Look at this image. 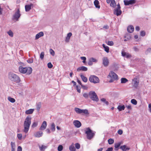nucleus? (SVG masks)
<instances>
[{
    "instance_id": "obj_9",
    "label": "nucleus",
    "mask_w": 151,
    "mask_h": 151,
    "mask_svg": "<svg viewBox=\"0 0 151 151\" xmlns=\"http://www.w3.org/2000/svg\"><path fill=\"white\" fill-rule=\"evenodd\" d=\"M20 12L19 9H18L13 16V20H15L16 21H18V19L21 16Z\"/></svg>"
},
{
    "instance_id": "obj_48",
    "label": "nucleus",
    "mask_w": 151,
    "mask_h": 151,
    "mask_svg": "<svg viewBox=\"0 0 151 151\" xmlns=\"http://www.w3.org/2000/svg\"><path fill=\"white\" fill-rule=\"evenodd\" d=\"M47 66L49 68H51L52 67L53 65L50 62L48 63Z\"/></svg>"
},
{
    "instance_id": "obj_56",
    "label": "nucleus",
    "mask_w": 151,
    "mask_h": 151,
    "mask_svg": "<svg viewBox=\"0 0 151 151\" xmlns=\"http://www.w3.org/2000/svg\"><path fill=\"white\" fill-rule=\"evenodd\" d=\"M129 37H127V39H125L124 40V41H127L128 40H130L131 38V36L129 35Z\"/></svg>"
},
{
    "instance_id": "obj_62",
    "label": "nucleus",
    "mask_w": 151,
    "mask_h": 151,
    "mask_svg": "<svg viewBox=\"0 0 151 151\" xmlns=\"http://www.w3.org/2000/svg\"><path fill=\"white\" fill-rule=\"evenodd\" d=\"M127 53L126 52H124V51H122V55L123 56H126Z\"/></svg>"
},
{
    "instance_id": "obj_42",
    "label": "nucleus",
    "mask_w": 151,
    "mask_h": 151,
    "mask_svg": "<svg viewBox=\"0 0 151 151\" xmlns=\"http://www.w3.org/2000/svg\"><path fill=\"white\" fill-rule=\"evenodd\" d=\"M38 124V122H34L32 124V127L33 128L36 127H37Z\"/></svg>"
},
{
    "instance_id": "obj_47",
    "label": "nucleus",
    "mask_w": 151,
    "mask_h": 151,
    "mask_svg": "<svg viewBox=\"0 0 151 151\" xmlns=\"http://www.w3.org/2000/svg\"><path fill=\"white\" fill-rule=\"evenodd\" d=\"M83 96L86 99H88L89 96V94L86 93H84L83 94Z\"/></svg>"
},
{
    "instance_id": "obj_50",
    "label": "nucleus",
    "mask_w": 151,
    "mask_h": 151,
    "mask_svg": "<svg viewBox=\"0 0 151 151\" xmlns=\"http://www.w3.org/2000/svg\"><path fill=\"white\" fill-rule=\"evenodd\" d=\"M140 35L142 36H144L145 35V32L144 31H141L140 32Z\"/></svg>"
},
{
    "instance_id": "obj_7",
    "label": "nucleus",
    "mask_w": 151,
    "mask_h": 151,
    "mask_svg": "<svg viewBox=\"0 0 151 151\" xmlns=\"http://www.w3.org/2000/svg\"><path fill=\"white\" fill-rule=\"evenodd\" d=\"M89 81L94 83H99V78L95 76L91 75L89 78Z\"/></svg>"
},
{
    "instance_id": "obj_32",
    "label": "nucleus",
    "mask_w": 151,
    "mask_h": 151,
    "mask_svg": "<svg viewBox=\"0 0 151 151\" xmlns=\"http://www.w3.org/2000/svg\"><path fill=\"white\" fill-rule=\"evenodd\" d=\"M42 104L41 102H39L37 104V110L39 111L41 107Z\"/></svg>"
},
{
    "instance_id": "obj_14",
    "label": "nucleus",
    "mask_w": 151,
    "mask_h": 151,
    "mask_svg": "<svg viewBox=\"0 0 151 151\" xmlns=\"http://www.w3.org/2000/svg\"><path fill=\"white\" fill-rule=\"evenodd\" d=\"M38 146L40 151H45L48 147L47 145H38Z\"/></svg>"
},
{
    "instance_id": "obj_64",
    "label": "nucleus",
    "mask_w": 151,
    "mask_h": 151,
    "mask_svg": "<svg viewBox=\"0 0 151 151\" xmlns=\"http://www.w3.org/2000/svg\"><path fill=\"white\" fill-rule=\"evenodd\" d=\"M135 29L137 31H139L140 30V28L139 26H137L135 28Z\"/></svg>"
},
{
    "instance_id": "obj_58",
    "label": "nucleus",
    "mask_w": 151,
    "mask_h": 151,
    "mask_svg": "<svg viewBox=\"0 0 151 151\" xmlns=\"http://www.w3.org/2000/svg\"><path fill=\"white\" fill-rule=\"evenodd\" d=\"M17 151H22V148L21 146H19L18 147Z\"/></svg>"
},
{
    "instance_id": "obj_22",
    "label": "nucleus",
    "mask_w": 151,
    "mask_h": 151,
    "mask_svg": "<svg viewBox=\"0 0 151 151\" xmlns=\"http://www.w3.org/2000/svg\"><path fill=\"white\" fill-rule=\"evenodd\" d=\"M72 35V34L71 32H69L67 36L65 38V41L66 42H69L70 37Z\"/></svg>"
},
{
    "instance_id": "obj_60",
    "label": "nucleus",
    "mask_w": 151,
    "mask_h": 151,
    "mask_svg": "<svg viewBox=\"0 0 151 151\" xmlns=\"http://www.w3.org/2000/svg\"><path fill=\"white\" fill-rule=\"evenodd\" d=\"M76 89L77 91L79 93H80L81 92V89L80 88H79L78 86H76Z\"/></svg>"
},
{
    "instance_id": "obj_15",
    "label": "nucleus",
    "mask_w": 151,
    "mask_h": 151,
    "mask_svg": "<svg viewBox=\"0 0 151 151\" xmlns=\"http://www.w3.org/2000/svg\"><path fill=\"white\" fill-rule=\"evenodd\" d=\"M121 14L122 11H121L120 9L116 8L114 10V14L117 16L120 15Z\"/></svg>"
},
{
    "instance_id": "obj_55",
    "label": "nucleus",
    "mask_w": 151,
    "mask_h": 151,
    "mask_svg": "<svg viewBox=\"0 0 151 151\" xmlns=\"http://www.w3.org/2000/svg\"><path fill=\"white\" fill-rule=\"evenodd\" d=\"M118 133L120 135H121L122 134L123 131L121 129H119L118 130Z\"/></svg>"
},
{
    "instance_id": "obj_3",
    "label": "nucleus",
    "mask_w": 151,
    "mask_h": 151,
    "mask_svg": "<svg viewBox=\"0 0 151 151\" xmlns=\"http://www.w3.org/2000/svg\"><path fill=\"white\" fill-rule=\"evenodd\" d=\"M85 133L86 134L87 138L89 139H92L95 135L96 132L92 131L89 127L86 128L85 130Z\"/></svg>"
},
{
    "instance_id": "obj_57",
    "label": "nucleus",
    "mask_w": 151,
    "mask_h": 151,
    "mask_svg": "<svg viewBox=\"0 0 151 151\" xmlns=\"http://www.w3.org/2000/svg\"><path fill=\"white\" fill-rule=\"evenodd\" d=\"M125 56L127 58H130L131 57V55L128 53H127Z\"/></svg>"
},
{
    "instance_id": "obj_11",
    "label": "nucleus",
    "mask_w": 151,
    "mask_h": 151,
    "mask_svg": "<svg viewBox=\"0 0 151 151\" xmlns=\"http://www.w3.org/2000/svg\"><path fill=\"white\" fill-rule=\"evenodd\" d=\"M125 5H129L130 4H132L135 3L134 0H130L128 1V0H124V1Z\"/></svg>"
},
{
    "instance_id": "obj_6",
    "label": "nucleus",
    "mask_w": 151,
    "mask_h": 151,
    "mask_svg": "<svg viewBox=\"0 0 151 151\" xmlns=\"http://www.w3.org/2000/svg\"><path fill=\"white\" fill-rule=\"evenodd\" d=\"M109 76L111 78L109 82L111 83L115 80H117L118 79L117 75L114 72L111 71L109 73Z\"/></svg>"
},
{
    "instance_id": "obj_43",
    "label": "nucleus",
    "mask_w": 151,
    "mask_h": 151,
    "mask_svg": "<svg viewBox=\"0 0 151 151\" xmlns=\"http://www.w3.org/2000/svg\"><path fill=\"white\" fill-rule=\"evenodd\" d=\"M44 52H42L40 54V59L42 60L43 59L44 57Z\"/></svg>"
},
{
    "instance_id": "obj_18",
    "label": "nucleus",
    "mask_w": 151,
    "mask_h": 151,
    "mask_svg": "<svg viewBox=\"0 0 151 151\" xmlns=\"http://www.w3.org/2000/svg\"><path fill=\"white\" fill-rule=\"evenodd\" d=\"M33 5V4H27L25 6V10L26 12L29 11L31 9V6Z\"/></svg>"
},
{
    "instance_id": "obj_23",
    "label": "nucleus",
    "mask_w": 151,
    "mask_h": 151,
    "mask_svg": "<svg viewBox=\"0 0 151 151\" xmlns=\"http://www.w3.org/2000/svg\"><path fill=\"white\" fill-rule=\"evenodd\" d=\"M134 86L137 87L139 83V81L137 78H134L133 80Z\"/></svg>"
},
{
    "instance_id": "obj_59",
    "label": "nucleus",
    "mask_w": 151,
    "mask_h": 151,
    "mask_svg": "<svg viewBox=\"0 0 151 151\" xmlns=\"http://www.w3.org/2000/svg\"><path fill=\"white\" fill-rule=\"evenodd\" d=\"M113 150L112 147L108 148L106 151H112Z\"/></svg>"
},
{
    "instance_id": "obj_17",
    "label": "nucleus",
    "mask_w": 151,
    "mask_h": 151,
    "mask_svg": "<svg viewBox=\"0 0 151 151\" xmlns=\"http://www.w3.org/2000/svg\"><path fill=\"white\" fill-rule=\"evenodd\" d=\"M43 134V133L42 132H37L34 134V136L35 137H40L42 136Z\"/></svg>"
},
{
    "instance_id": "obj_33",
    "label": "nucleus",
    "mask_w": 151,
    "mask_h": 151,
    "mask_svg": "<svg viewBox=\"0 0 151 151\" xmlns=\"http://www.w3.org/2000/svg\"><path fill=\"white\" fill-rule=\"evenodd\" d=\"M121 80V83H125L128 81V80L125 78H122Z\"/></svg>"
},
{
    "instance_id": "obj_30",
    "label": "nucleus",
    "mask_w": 151,
    "mask_h": 151,
    "mask_svg": "<svg viewBox=\"0 0 151 151\" xmlns=\"http://www.w3.org/2000/svg\"><path fill=\"white\" fill-rule=\"evenodd\" d=\"M11 151H15V145L14 142H11Z\"/></svg>"
},
{
    "instance_id": "obj_24",
    "label": "nucleus",
    "mask_w": 151,
    "mask_h": 151,
    "mask_svg": "<svg viewBox=\"0 0 151 151\" xmlns=\"http://www.w3.org/2000/svg\"><path fill=\"white\" fill-rule=\"evenodd\" d=\"M34 111V109H30L26 110L25 111V113L27 114H31L33 113Z\"/></svg>"
},
{
    "instance_id": "obj_27",
    "label": "nucleus",
    "mask_w": 151,
    "mask_h": 151,
    "mask_svg": "<svg viewBox=\"0 0 151 151\" xmlns=\"http://www.w3.org/2000/svg\"><path fill=\"white\" fill-rule=\"evenodd\" d=\"M102 46L104 48L105 51L107 53H108L109 52V48L107 46H106L105 45L103 44Z\"/></svg>"
},
{
    "instance_id": "obj_2",
    "label": "nucleus",
    "mask_w": 151,
    "mask_h": 151,
    "mask_svg": "<svg viewBox=\"0 0 151 151\" xmlns=\"http://www.w3.org/2000/svg\"><path fill=\"white\" fill-rule=\"evenodd\" d=\"M8 78L12 81L17 83H19L20 81V79L19 77L12 72H10L9 73Z\"/></svg>"
},
{
    "instance_id": "obj_34",
    "label": "nucleus",
    "mask_w": 151,
    "mask_h": 151,
    "mask_svg": "<svg viewBox=\"0 0 151 151\" xmlns=\"http://www.w3.org/2000/svg\"><path fill=\"white\" fill-rule=\"evenodd\" d=\"M55 125L54 123H52L51 125V129L52 132H54L55 129Z\"/></svg>"
},
{
    "instance_id": "obj_54",
    "label": "nucleus",
    "mask_w": 151,
    "mask_h": 151,
    "mask_svg": "<svg viewBox=\"0 0 151 151\" xmlns=\"http://www.w3.org/2000/svg\"><path fill=\"white\" fill-rule=\"evenodd\" d=\"M128 109L131 110L132 109V106L131 105H127L126 106Z\"/></svg>"
},
{
    "instance_id": "obj_45",
    "label": "nucleus",
    "mask_w": 151,
    "mask_h": 151,
    "mask_svg": "<svg viewBox=\"0 0 151 151\" xmlns=\"http://www.w3.org/2000/svg\"><path fill=\"white\" fill-rule=\"evenodd\" d=\"M27 61L29 63H31L33 62V59L32 58H29L27 60Z\"/></svg>"
},
{
    "instance_id": "obj_46",
    "label": "nucleus",
    "mask_w": 151,
    "mask_h": 151,
    "mask_svg": "<svg viewBox=\"0 0 151 151\" xmlns=\"http://www.w3.org/2000/svg\"><path fill=\"white\" fill-rule=\"evenodd\" d=\"M50 54L52 56H54L55 54L54 51L52 49H50Z\"/></svg>"
},
{
    "instance_id": "obj_37",
    "label": "nucleus",
    "mask_w": 151,
    "mask_h": 151,
    "mask_svg": "<svg viewBox=\"0 0 151 151\" xmlns=\"http://www.w3.org/2000/svg\"><path fill=\"white\" fill-rule=\"evenodd\" d=\"M7 33L11 37H13V32L11 30H9L8 32Z\"/></svg>"
},
{
    "instance_id": "obj_29",
    "label": "nucleus",
    "mask_w": 151,
    "mask_h": 151,
    "mask_svg": "<svg viewBox=\"0 0 151 151\" xmlns=\"http://www.w3.org/2000/svg\"><path fill=\"white\" fill-rule=\"evenodd\" d=\"M126 146L125 145L121 146L120 148L123 151H126L127 150H129V148H126Z\"/></svg>"
},
{
    "instance_id": "obj_63",
    "label": "nucleus",
    "mask_w": 151,
    "mask_h": 151,
    "mask_svg": "<svg viewBox=\"0 0 151 151\" xmlns=\"http://www.w3.org/2000/svg\"><path fill=\"white\" fill-rule=\"evenodd\" d=\"M77 82H78V83L79 84H80V85H81V86L82 87H84V86H83L82 85V83H81V81L80 80H77Z\"/></svg>"
},
{
    "instance_id": "obj_40",
    "label": "nucleus",
    "mask_w": 151,
    "mask_h": 151,
    "mask_svg": "<svg viewBox=\"0 0 151 151\" xmlns=\"http://www.w3.org/2000/svg\"><path fill=\"white\" fill-rule=\"evenodd\" d=\"M108 143L109 144L111 145L114 142V140L113 139H110L108 140Z\"/></svg>"
},
{
    "instance_id": "obj_53",
    "label": "nucleus",
    "mask_w": 151,
    "mask_h": 151,
    "mask_svg": "<svg viewBox=\"0 0 151 151\" xmlns=\"http://www.w3.org/2000/svg\"><path fill=\"white\" fill-rule=\"evenodd\" d=\"M91 60H92V61L93 62H95L96 63L97 62L98 60H97L96 59L94 58H91Z\"/></svg>"
},
{
    "instance_id": "obj_16",
    "label": "nucleus",
    "mask_w": 151,
    "mask_h": 151,
    "mask_svg": "<svg viewBox=\"0 0 151 151\" xmlns=\"http://www.w3.org/2000/svg\"><path fill=\"white\" fill-rule=\"evenodd\" d=\"M88 70V68L87 67L82 66L78 68L77 69V70L78 71H79L81 70L83 71H86Z\"/></svg>"
},
{
    "instance_id": "obj_31",
    "label": "nucleus",
    "mask_w": 151,
    "mask_h": 151,
    "mask_svg": "<svg viewBox=\"0 0 151 151\" xmlns=\"http://www.w3.org/2000/svg\"><path fill=\"white\" fill-rule=\"evenodd\" d=\"M110 6H111L114 8L116 6V3L114 0H111L110 4Z\"/></svg>"
},
{
    "instance_id": "obj_5",
    "label": "nucleus",
    "mask_w": 151,
    "mask_h": 151,
    "mask_svg": "<svg viewBox=\"0 0 151 151\" xmlns=\"http://www.w3.org/2000/svg\"><path fill=\"white\" fill-rule=\"evenodd\" d=\"M89 96L92 100L93 101H98L99 100L96 93L93 91H91L89 93Z\"/></svg>"
},
{
    "instance_id": "obj_19",
    "label": "nucleus",
    "mask_w": 151,
    "mask_h": 151,
    "mask_svg": "<svg viewBox=\"0 0 151 151\" xmlns=\"http://www.w3.org/2000/svg\"><path fill=\"white\" fill-rule=\"evenodd\" d=\"M44 33L43 32H40L37 34L35 36V40H37L40 38V37L43 36Z\"/></svg>"
},
{
    "instance_id": "obj_1",
    "label": "nucleus",
    "mask_w": 151,
    "mask_h": 151,
    "mask_svg": "<svg viewBox=\"0 0 151 151\" xmlns=\"http://www.w3.org/2000/svg\"><path fill=\"white\" fill-rule=\"evenodd\" d=\"M31 118L27 116L25 119L24 123V129L23 131L25 133H27L28 131L30 126L31 124Z\"/></svg>"
},
{
    "instance_id": "obj_44",
    "label": "nucleus",
    "mask_w": 151,
    "mask_h": 151,
    "mask_svg": "<svg viewBox=\"0 0 151 151\" xmlns=\"http://www.w3.org/2000/svg\"><path fill=\"white\" fill-rule=\"evenodd\" d=\"M63 149V146L62 145H59L58 148V151H61Z\"/></svg>"
},
{
    "instance_id": "obj_51",
    "label": "nucleus",
    "mask_w": 151,
    "mask_h": 151,
    "mask_svg": "<svg viewBox=\"0 0 151 151\" xmlns=\"http://www.w3.org/2000/svg\"><path fill=\"white\" fill-rule=\"evenodd\" d=\"M120 145L121 143H120L115 144L114 146L116 148H118L120 146Z\"/></svg>"
},
{
    "instance_id": "obj_39",
    "label": "nucleus",
    "mask_w": 151,
    "mask_h": 151,
    "mask_svg": "<svg viewBox=\"0 0 151 151\" xmlns=\"http://www.w3.org/2000/svg\"><path fill=\"white\" fill-rule=\"evenodd\" d=\"M81 59L83 60V61H82V62L85 64L86 63V58L85 57H81Z\"/></svg>"
},
{
    "instance_id": "obj_38",
    "label": "nucleus",
    "mask_w": 151,
    "mask_h": 151,
    "mask_svg": "<svg viewBox=\"0 0 151 151\" xmlns=\"http://www.w3.org/2000/svg\"><path fill=\"white\" fill-rule=\"evenodd\" d=\"M76 149H79L80 147V145L78 143H76L74 144Z\"/></svg>"
},
{
    "instance_id": "obj_4",
    "label": "nucleus",
    "mask_w": 151,
    "mask_h": 151,
    "mask_svg": "<svg viewBox=\"0 0 151 151\" xmlns=\"http://www.w3.org/2000/svg\"><path fill=\"white\" fill-rule=\"evenodd\" d=\"M19 70L22 73L24 74L27 73V74L29 75L32 73V70L31 67H23L20 66L19 68Z\"/></svg>"
},
{
    "instance_id": "obj_10",
    "label": "nucleus",
    "mask_w": 151,
    "mask_h": 151,
    "mask_svg": "<svg viewBox=\"0 0 151 151\" xmlns=\"http://www.w3.org/2000/svg\"><path fill=\"white\" fill-rule=\"evenodd\" d=\"M103 64L104 66L107 67L109 65V60L106 57H104L103 59Z\"/></svg>"
},
{
    "instance_id": "obj_36",
    "label": "nucleus",
    "mask_w": 151,
    "mask_h": 151,
    "mask_svg": "<svg viewBox=\"0 0 151 151\" xmlns=\"http://www.w3.org/2000/svg\"><path fill=\"white\" fill-rule=\"evenodd\" d=\"M131 102L134 105H136L137 104V101L134 99H132L131 101Z\"/></svg>"
},
{
    "instance_id": "obj_41",
    "label": "nucleus",
    "mask_w": 151,
    "mask_h": 151,
    "mask_svg": "<svg viewBox=\"0 0 151 151\" xmlns=\"http://www.w3.org/2000/svg\"><path fill=\"white\" fill-rule=\"evenodd\" d=\"M93 64L92 61L91 60V58H90L88 60V64L89 65L91 66Z\"/></svg>"
},
{
    "instance_id": "obj_61",
    "label": "nucleus",
    "mask_w": 151,
    "mask_h": 151,
    "mask_svg": "<svg viewBox=\"0 0 151 151\" xmlns=\"http://www.w3.org/2000/svg\"><path fill=\"white\" fill-rule=\"evenodd\" d=\"M134 50L136 52H137L139 51V49L138 48L136 47H133Z\"/></svg>"
},
{
    "instance_id": "obj_26",
    "label": "nucleus",
    "mask_w": 151,
    "mask_h": 151,
    "mask_svg": "<svg viewBox=\"0 0 151 151\" xmlns=\"http://www.w3.org/2000/svg\"><path fill=\"white\" fill-rule=\"evenodd\" d=\"M94 4L96 8L99 9L100 6L99 5V2L98 0H95L94 2Z\"/></svg>"
},
{
    "instance_id": "obj_28",
    "label": "nucleus",
    "mask_w": 151,
    "mask_h": 151,
    "mask_svg": "<svg viewBox=\"0 0 151 151\" xmlns=\"http://www.w3.org/2000/svg\"><path fill=\"white\" fill-rule=\"evenodd\" d=\"M117 109L119 111H121L122 110H123L124 109L125 107L124 105L121 106L119 105L117 107Z\"/></svg>"
},
{
    "instance_id": "obj_20",
    "label": "nucleus",
    "mask_w": 151,
    "mask_h": 151,
    "mask_svg": "<svg viewBox=\"0 0 151 151\" xmlns=\"http://www.w3.org/2000/svg\"><path fill=\"white\" fill-rule=\"evenodd\" d=\"M69 150L70 151H76V149L75 147V145L74 143H72L69 147Z\"/></svg>"
},
{
    "instance_id": "obj_49",
    "label": "nucleus",
    "mask_w": 151,
    "mask_h": 151,
    "mask_svg": "<svg viewBox=\"0 0 151 151\" xmlns=\"http://www.w3.org/2000/svg\"><path fill=\"white\" fill-rule=\"evenodd\" d=\"M107 44L110 46H112L114 45V42L112 41H109L108 42Z\"/></svg>"
},
{
    "instance_id": "obj_8",
    "label": "nucleus",
    "mask_w": 151,
    "mask_h": 151,
    "mask_svg": "<svg viewBox=\"0 0 151 151\" xmlns=\"http://www.w3.org/2000/svg\"><path fill=\"white\" fill-rule=\"evenodd\" d=\"M74 110L76 112L77 114H81L83 113L85 114H88L89 113L87 109H81L78 108H75Z\"/></svg>"
},
{
    "instance_id": "obj_12",
    "label": "nucleus",
    "mask_w": 151,
    "mask_h": 151,
    "mask_svg": "<svg viewBox=\"0 0 151 151\" xmlns=\"http://www.w3.org/2000/svg\"><path fill=\"white\" fill-rule=\"evenodd\" d=\"M73 124L77 128L80 127L81 125V122L78 120H74L73 122Z\"/></svg>"
},
{
    "instance_id": "obj_52",
    "label": "nucleus",
    "mask_w": 151,
    "mask_h": 151,
    "mask_svg": "<svg viewBox=\"0 0 151 151\" xmlns=\"http://www.w3.org/2000/svg\"><path fill=\"white\" fill-rule=\"evenodd\" d=\"M17 137L19 140H21L22 138V134H18L17 135Z\"/></svg>"
},
{
    "instance_id": "obj_13",
    "label": "nucleus",
    "mask_w": 151,
    "mask_h": 151,
    "mask_svg": "<svg viewBox=\"0 0 151 151\" xmlns=\"http://www.w3.org/2000/svg\"><path fill=\"white\" fill-rule=\"evenodd\" d=\"M47 122L45 121H44L42 122L39 129L41 130H43L45 129L47 127Z\"/></svg>"
},
{
    "instance_id": "obj_25",
    "label": "nucleus",
    "mask_w": 151,
    "mask_h": 151,
    "mask_svg": "<svg viewBox=\"0 0 151 151\" xmlns=\"http://www.w3.org/2000/svg\"><path fill=\"white\" fill-rule=\"evenodd\" d=\"M80 76L81 77L82 81L84 82H86L88 81L87 78L83 75L82 74H80Z\"/></svg>"
},
{
    "instance_id": "obj_21",
    "label": "nucleus",
    "mask_w": 151,
    "mask_h": 151,
    "mask_svg": "<svg viewBox=\"0 0 151 151\" xmlns=\"http://www.w3.org/2000/svg\"><path fill=\"white\" fill-rule=\"evenodd\" d=\"M134 28L132 25L128 26L127 28V31L129 33H132L134 31Z\"/></svg>"
},
{
    "instance_id": "obj_35",
    "label": "nucleus",
    "mask_w": 151,
    "mask_h": 151,
    "mask_svg": "<svg viewBox=\"0 0 151 151\" xmlns=\"http://www.w3.org/2000/svg\"><path fill=\"white\" fill-rule=\"evenodd\" d=\"M8 99V100L12 103H14L15 101V99L13 98H11V97H9Z\"/></svg>"
}]
</instances>
